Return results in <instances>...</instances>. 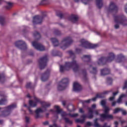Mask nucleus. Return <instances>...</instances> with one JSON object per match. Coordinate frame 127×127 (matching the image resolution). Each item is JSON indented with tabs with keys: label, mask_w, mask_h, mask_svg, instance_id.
<instances>
[{
	"label": "nucleus",
	"mask_w": 127,
	"mask_h": 127,
	"mask_svg": "<svg viewBox=\"0 0 127 127\" xmlns=\"http://www.w3.org/2000/svg\"><path fill=\"white\" fill-rule=\"evenodd\" d=\"M96 108V104H93L92 106H91V110L92 109H95Z\"/></svg>",
	"instance_id": "obj_55"
},
{
	"label": "nucleus",
	"mask_w": 127,
	"mask_h": 127,
	"mask_svg": "<svg viewBox=\"0 0 127 127\" xmlns=\"http://www.w3.org/2000/svg\"><path fill=\"white\" fill-rule=\"evenodd\" d=\"M125 60V56L123 55V54H120L117 56V59L116 60V62L118 63H121L123 62Z\"/></svg>",
	"instance_id": "obj_25"
},
{
	"label": "nucleus",
	"mask_w": 127,
	"mask_h": 127,
	"mask_svg": "<svg viewBox=\"0 0 127 127\" xmlns=\"http://www.w3.org/2000/svg\"><path fill=\"white\" fill-rule=\"evenodd\" d=\"M69 84V79L68 78H64L61 81L59 82V85L58 86V91H63L65 90L68 84Z\"/></svg>",
	"instance_id": "obj_10"
},
{
	"label": "nucleus",
	"mask_w": 127,
	"mask_h": 127,
	"mask_svg": "<svg viewBox=\"0 0 127 127\" xmlns=\"http://www.w3.org/2000/svg\"><path fill=\"white\" fill-rule=\"evenodd\" d=\"M27 98H31V97L30 96V95H29V94H28L27 95Z\"/></svg>",
	"instance_id": "obj_61"
},
{
	"label": "nucleus",
	"mask_w": 127,
	"mask_h": 127,
	"mask_svg": "<svg viewBox=\"0 0 127 127\" xmlns=\"http://www.w3.org/2000/svg\"><path fill=\"white\" fill-rule=\"evenodd\" d=\"M79 113H80V114H84L85 111L83 110V108H80L79 110Z\"/></svg>",
	"instance_id": "obj_48"
},
{
	"label": "nucleus",
	"mask_w": 127,
	"mask_h": 127,
	"mask_svg": "<svg viewBox=\"0 0 127 127\" xmlns=\"http://www.w3.org/2000/svg\"><path fill=\"white\" fill-rule=\"evenodd\" d=\"M50 75V69H48L46 71L42 74L41 80L43 82H45L48 80Z\"/></svg>",
	"instance_id": "obj_19"
},
{
	"label": "nucleus",
	"mask_w": 127,
	"mask_h": 127,
	"mask_svg": "<svg viewBox=\"0 0 127 127\" xmlns=\"http://www.w3.org/2000/svg\"><path fill=\"white\" fill-rule=\"evenodd\" d=\"M98 121H99V119L96 118L94 120V125L92 124L90 122H87L86 123V127H111V126H108V123H104L103 127H101V125L98 123Z\"/></svg>",
	"instance_id": "obj_14"
},
{
	"label": "nucleus",
	"mask_w": 127,
	"mask_h": 127,
	"mask_svg": "<svg viewBox=\"0 0 127 127\" xmlns=\"http://www.w3.org/2000/svg\"><path fill=\"white\" fill-rule=\"evenodd\" d=\"M3 2V0H0V5L1 4V3H2Z\"/></svg>",
	"instance_id": "obj_62"
},
{
	"label": "nucleus",
	"mask_w": 127,
	"mask_h": 127,
	"mask_svg": "<svg viewBox=\"0 0 127 127\" xmlns=\"http://www.w3.org/2000/svg\"><path fill=\"white\" fill-rule=\"evenodd\" d=\"M114 100H115V96H112L109 98V100L110 101H114Z\"/></svg>",
	"instance_id": "obj_52"
},
{
	"label": "nucleus",
	"mask_w": 127,
	"mask_h": 127,
	"mask_svg": "<svg viewBox=\"0 0 127 127\" xmlns=\"http://www.w3.org/2000/svg\"><path fill=\"white\" fill-rule=\"evenodd\" d=\"M0 96L3 98L0 100V105L2 106L3 105H6L7 103V100L6 99V95H5L4 94H0Z\"/></svg>",
	"instance_id": "obj_21"
},
{
	"label": "nucleus",
	"mask_w": 127,
	"mask_h": 127,
	"mask_svg": "<svg viewBox=\"0 0 127 127\" xmlns=\"http://www.w3.org/2000/svg\"><path fill=\"white\" fill-rule=\"evenodd\" d=\"M90 72L91 74L96 75L98 73V69H97V67H93L92 70H90Z\"/></svg>",
	"instance_id": "obj_34"
},
{
	"label": "nucleus",
	"mask_w": 127,
	"mask_h": 127,
	"mask_svg": "<svg viewBox=\"0 0 127 127\" xmlns=\"http://www.w3.org/2000/svg\"><path fill=\"white\" fill-rule=\"evenodd\" d=\"M81 72L83 75V79L85 81H88V77H87V70H86V69H82Z\"/></svg>",
	"instance_id": "obj_32"
},
{
	"label": "nucleus",
	"mask_w": 127,
	"mask_h": 127,
	"mask_svg": "<svg viewBox=\"0 0 127 127\" xmlns=\"http://www.w3.org/2000/svg\"><path fill=\"white\" fill-rule=\"evenodd\" d=\"M100 105L104 108V114H100L101 122H105V120H113L114 116L109 114L110 112V108L107 106V101L105 100H102L101 101Z\"/></svg>",
	"instance_id": "obj_3"
},
{
	"label": "nucleus",
	"mask_w": 127,
	"mask_h": 127,
	"mask_svg": "<svg viewBox=\"0 0 127 127\" xmlns=\"http://www.w3.org/2000/svg\"><path fill=\"white\" fill-rule=\"evenodd\" d=\"M107 83L108 85H112L113 84V78L111 77H107Z\"/></svg>",
	"instance_id": "obj_38"
},
{
	"label": "nucleus",
	"mask_w": 127,
	"mask_h": 127,
	"mask_svg": "<svg viewBox=\"0 0 127 127\" xmlns=\"http://www.w3.org/2000/svg\"><path fill=\"white\" fill-rule=\"evenodd\" d=\"M119 8L116 3L113 1L110 2L109 6L107 9L108 12H118Z\"/></svg>",
	"instance_id": "obj_17"
},
{
	"label": "nucleus",
	"mask_w": 127,
	"mask_h": 127,
	"mask_svg": "<svg viewBox=\"0 0 127 127\" xmlns=\"http://www.w3.org/2000/svg\"><path fill=\"white\" fill-rule=\"evenodd\" d=\"M127 97V94H121L118 99L117 100V103H118V104H120L123 102V98H126Z\"/></svg>",
	"instance_id": "obj_30"
},
{
	"label": "nucleus",
	"mask_w": 127,
	"mask_h": 127,
	"mask_svg": "<svg viewBox=\"0 0 127 127\" xmlns=\"http://www.w3.org/2000/svg\"><path fill=\"white\" fill-rule=\"evenodd\" d=\"M53 126L54 127H61V126H57V124H56V123H54L53 124Z\"/></svg>",
	"instance_id": "obj_57"
},
{
	"label": "nucleus",
	"mask_w": 127,
	"mask_h": 127,
	"mask_svg": "<svg viewBox=\"0 0 127 127\" xmlns=\"http://www.w3.org/2000/svg\"><path fill=\"white\" fill-rule=\"evenodd\" d=\"M73 90L74 92H80L82 90V86L77 82H74L73 85Z\"/></svg>",
	"instance_id": "obj_20"
},
{
	"label": "nucleus",
	"mask_w": 127,
	"mask_h": 127,
	"mask_svg": "<svg viewBox=\"0 0 127 127\" xmlns=\"http://www.w3.org/2000/svg\"><path fill=\"white\" fill-rule=\"evenodd\" d=\"M114 21L116 24L115 25L114 27L116 29H118L120 27L119 24H122V25L125 26L127 25V18L126 16L124 15H114Z\"/></svg>",
	"instance_id": "obj_4"
},
{
	"label": "nucleus",
	"mask_w": 127,
	"mask_h": 127,
	"mask_svg": "<svg viewBox=\"0 0 127 127\" xmlns=\"http://www.w3.org/2000/svg\"><path fill=\"white\" fill-rule=\"evenodd\" d=\"M62 104L64 106H66V101H63Z\"/></svg>",
	"instance_id": "obj_56"
},
{
	"label": "nucleus",
	"mask_w": 127,
	"mask_h": 127,
	"mask_svg": "<svg viewBox=\"0 0 127 127\" xmlns=\"http://www.w3.org/2000/svg\"><path fill=\"white\" fill-rule=\"evenodd\" d=\"M54 33L55 35H61V32L57 29L55 30Z\"/></svg>",
	"instance_id": "obj_41"
},
{
	"label": "nucleus",
	"mask_w": 127,
	"mask_h": 127,
	"mask_svg": "<svg viewBox=\"0 0 127 127\" xmlns=\"http://www.w3.org/2000/svg\"><path fill=\"white\" fill-rule=\"evenodd\" d=\"M68 19L71 21V22H75L78 21V19H79V17L77 15L72 14L71 16L68 17Z\"/></svg>",
	"instance_id": "obj_22"
},
{
	"label": "nucleus",
	"mask_w": 127,
	"mask_h": 127,
	"mask_svg": "<svg viewBox=\"0 0 127 127\" xmlns=\"http://www.w3.org/2000/svg\"><path fill=\"white\" fill-rule=\"evenodd\" d=\"M4 23H5V18L4 17L2 16H0V24L2 26H3L4 25Z\"/></svg>",
	"instance_id": "obj_33"
},
{
	"label": "nucleus",
	"mask_w": 127,
	"mask_h": 127,
	"mask_svg": "<svg viewBox=\"0 0 127 127\" xmlns=\"http://www.w3.org/2000/svg\"><path fill=\"white\" fill-rule=\"evenodd\" d=\"M55 117H56L57 120L58 119V118H59V117H58V115H56Z\"/></svg>",
	"instance_id": "obj_64"
},
{
	"label": "nucleus",
	"mask_w": 127,
	"mask_h": 127,
	"mask_svg": "<svg viewBox=\"0 0 127 127\" xmlns=\"http://www.w3.org/2000/svg\"><path fill=\"white\" fill-rule=\"evenodd\" d=\"M119 92H113V97H115V96H116V95H118Z\"/></svg>",
	"instance_id": "obj_54"
},
{
	"label": "nucleus",
	"mask_w": 127,
	"mask_h": 127,
	"mask_svg": "<svg viewBox=\"0 0 127 127\" xmlns=\"http://www.w3.org/2000/svg\"><path fill=\"white\" fill-rule=\"evenodd\" d=\"M67 53L70 57H73V60L70 62H65L64 66L60 65V71L61 73H64V71H69L71 68H73V72H79L80 70V65L77 64V62L74 60L76 58L75 54L72 51H68Z\"/></svg>",
	"instance_id": "obj_1"
},
{
	"label": "nucleus",
	"mask_w": 127,
	"mask_h": 127,
	"mask_svg": "<svg viewBox=\"0 0 127 127\" xmlns=\"http://www.w3.org/2000/svg\"><path fill=\"white\" fill-rule=\"evenodd\" d=\"M92 57L91 55H84L81 58L84 62L91 63Z\"/></svg>",
	"instance_id": "obj_24"
},
{
	"label": "nucleus",
	"mask_w": 127,
	"mask_h": 127,
	"mask_svg": "<svg viewBox=\"0 0 127 127\" xmlns=\"http://www.w3.org/2000/svg\"><path fill=\"white\" fill-rule=\"evenodd\" d=\"M40 4L41 5H44L45 4H48V0H42L40 2Z\"/></svg>",
	"instance_id": "obj_39"
},
{
	"label": "nucleus",
	"mask_w": 127,
	"mask_h": 127,
	"mask_svg": "<svg viewBox=\"0 0 127 127\" xmlns=\"http://www.w3.org/2000/svg\"><path fill=\"white\" fill-rule=\"evenodd\" d=\"M2 124H3V120H0V125H2Z\"/></svg>",
	"instance_id": "obj_58"
},
{
	"label": "nucleus",
	"mask_w": 127,
	"mask_h": 127,
	"mask_svg": "<svg viewBox=\"0 0 127 127\" xmlns=\"http://www.w3.org/2000/svg\"><path fill=\"white\" fill-rule=\"evenodd\" d=\"M7 4L8 6H5V8H6V9H10V8L12 7V3L8 2H7Z\"/></svg>",
	"instance_id": "obj_36"
},
{
	"label": "nucleus",
	"mask_w": 127,
	"mask_h": 127,
	"mask_svg": "<svg viewBox=\"0 0 127 127\" xmlns=\"http://www.w3.org/2000/svg\"><path fill=\"white\" fill-rule=\"evenodd\" d=\"M15 108H16V104H11L7 107L4 108V110L1 112V114L0 115V118H5V117L9 116V115H10L12 109Z\"/></svg>",
	"instance_id": "obj_9"
},
{
	"label": "nucleus",
	"mask_w": 127,
	"mask_h": 127,
	"mask_svg": "<svg viewBox=\"0 0 127 127\" xmlns=\"http://www.w3.org/2000/svg\"><path fill=\"white\" fill-rule=\"evenodd\" d=\"M34 54L33 53H31L29 54V55H30V56H33Z\"/></svg>",
	"instance_id": "obj_60"
},
{
	"label": "nucleus",
	"mask_w": 127,
	"mask_h": 127,
	"mask_svg": "<svg viewBox=\"0 0 127 127\" xmlns=\"http://www.w3.org/2000/svg\"><path fill=\"white\" fill-rule=\"evenodd\" d=\"M111 92H112V91H104L103 93H97L96 95V96L95 97L91 99H88L87 100H83L82 101V103L90 104L91 101H93V102H95V101H96V100H97V99L98 98L103 99L105 98V95L107 94H109V93H111Z\"/></svg>",
	"instance_id": "obj_7"
},
{
	"label": "nucleus",
	"mask_w": 127,
	"mask_h": 127,
	"mask_svg": "<svg viewBox=\"0 0 127 127\" xmlns=\"http://www.w3.org/2000/svg\"><path fill=\"white\" fill-rule=\"evenodd\" d=\"M24 107H27V109L31 115H33V114H34V112L33 111L31 110V109H30V107H29V106L27 107V105L26 104L24 105Z\"/></svg>",
	"instance_id": "obj_40"
},
{
	"label": "nucleus",
	"mask_w": 127,
	"mask_h": 127,
	"mask_svg": "<svg viewBox=\"0 0 127 127\" xmlns=\"http://www.w3.org/2000/svg\"><path fill=\"white\" fill-rule=\"evenodd\" d=\"M49 116V113L46 114V118H48V116Z\"/></svg>",
	"instance_id": "obj_63"
},
{
	"label": "nucleus",
	"mask_w": 127,
	"mask_h": 127,
	"mask_svg": "<svg viewBox=\"0 0 127 127\" xmlns=\"http://www.w3.org/2000/svg\"><path fill=\"white\" fill-rule=\"evenodd\" d=\"M33 36L36 39V40H39L41 37V35H40V33L37 31H35L33 33Z\"/></svg>",
	"instance_id": "obj_29"
},
{
	"label": "nucleus",
	"mask_w": 127,
	"mask_h": 127,
	"mask_svg": "<svg viewBox=\"0 0 127 127\" xmlns=\"http://www.w3.org/2000/svg\"><path fill=\"white\" fill-rule=\"evenodd\" d=\"M15 46L19 49L21 50H25L27 48V45L25 42L23 41L19 40L15 43Z\"/></svg>",
	"instance_id": "obj_16"
},
{
	"label": "nucleus",
	"mask_w": 127,
	"mask_h": 127,
	"mask_svg": "<svg viewBox=\"0 0 127 127\" xmlns=\"http://www.w3.org/2000/svg\"><path fill=\"white\" fill-rule=\"evenodd\" d=\"M26 88H27V89H31V83H27L26 85Z\"/></svg>",
	"instance_id": "obj_44"
},
{
	"label": "nucleus",
	"mask_w": 127,
	"mask_h": 127,
	"mask_svg": "<svg viewBox=\"0 0 127 127\" xmlns=\"http://www.w3.org/2000/svg\"><path fill=\"white\" fill-rule=\"evenodd\" d=\"M43 124L44 126H47L48 125H49V123L48 122V121H45Z\"/></svg>",
	"instance_id": "obj_51"
},
{
	"label": "nucleus",
	"mask_w": 127,
	"mask_h": 127,
	"mask_svg": "<svg viewBox=\"0 0 127 127\" xmlns=\"http://www.w3.org/2000/svg\"><path fill=\"white\" fill-rule=\"evenodd\" d=\"M25 121L26 123H29V118H28L27 116L25 117Z\"/></svg>",
	"instance_id": "obj_49"
},
{
	"label": "nucleus",
	"mask_w": 127,
	"mask_h": 127,
	"mask_svg": "<svg viewBox=\"0 0 127 127\" xmlns=\"http://www.w3.org/2000/svg\"><path fill=\"white\" fill-rule=\"evenodd\" d=\"M123 111V109L117 108L113 111V114H118V113H120V112H122Z\"/></svg>",
	"instance_id": "obj_37"
},
{
	"label": "nucleus",
	"mask_w": 127,
	"mask_h": 127,
	"mask_svg": "<svg viewBox=\"0 0 127 127\" xmlns=\"http://www.w3.org/2000/svg\"><path fill=\"white\" fill-rule=\"evenodd\" d=\"M116 105H117V102L114 101L112 103V107H115V106H116Z\"/></svg>",
	"instance_id": "obj_50"
},
{
	"label": "nucleus",
	"mask_w": 127,
	"mask_h": 127,
	"mask_svg": "<svg viewBox=\"0 0 127 127\" xmlns=\"http://www.w3.org/2000/svg\"><path fill=\"white\" fill-rule=\"evenodd\" d=\"M96 6L100 9V8H102L103 7V5H104V3H103V0H96Z\"/></svg>",
	"instance_id": "obj_26"
},
{
	"label": "nucleus",
	"mask_w": 127,
	"mask_h": 127,
	"mask_svg": "<svg viewBox=\"0 0 127 127\" xmlns=\"http://www.w3.org/2000/svg\"><path fill=\"white\" fill-rule=\"evenodd\" d=\"M47 62H48V56L45 55L40 58L39 64L40 70H43L47 66Z\"/></svg>",
	"instance_id": "obj_12"
},
{
	"label": "nucleus",
	"mask_w": 127,
	"mask_h": 127,
	"mask_svg": "<svg viewBox=\"0 0 127 127\" xmlns=\"http://www.w3.org/2000/svg\"><path fill=\"white\" fill-rule=\"evenodd\" d=\"M100 112H101V110H96L94 111V113L96 116H99L100 115Z\"/></svg>",
	"instance_id": "obj_42"
},
{
	"label": "nucleus",
	"mask_w": 127,
	"mask_h": 127,
	"mask_svg": "<svg viewBox=\"0 0 127 127\" xmlns=\"http://www.w3.org/2000/svg\"><path fill=\"white\" fill-rule=\"evenodd\" d=\"M75 123H80V124H83L84 123V120H82V119H77L75 120Z\"/></svg>",
	"instance_id": "obj_43"
},
{
	"label": "nucleus",
	"mask_w": 127,
	"mask_h": 127,
	"mask_svg": "<svg viewBox=\"0 0 127 127\" xmlns=\"http://www.w3.org/2000/svg\"><path fill=\"white\" fill-rule=\"evenodd\" d=\"M34 99L35 102L32 100H30L29 102V106L32 108H35V107L37 106V103L41 104L42 108H44V109L49 108V107H50L51 106L50 103L41 101L39 98H37L36 97H34Z\"/></svg>",
	"instance_id": "obj_6"
},
{
	"label": "nucleus",
	"mask_w": 127,
	"mask_h": 127,
	"mask_svg": "<svg viewBox=\"0 0 127 127\" xmlns=\"http://www.w3.org/2000/svg\"><path fill=\"white\" fill-rule=\"evenodd\" d=\"M32 45L35 48V49H37V50H38L39 51H44V50H45V47H44L42 44L37 43V42L35 41L32 42Z\"/></svg>",
	"instance_id": "obj_18"
},
{
	"label": "nucleus",
	"mask_w": 127,
	"mask_h": 127,
	"mask_svg": "<svg viewBox=\"0 0 127 127\" xmlns=\"http://www.w3.org/2000/svg\"><path fill=\"white\" fill-rule=\"evenodd\" d=\"M115 54L113 53H109L108 57H102L99 59L97 64L98 65H106L107 63L112 62L115 59Z\"/></svg>",
	"instance_id": "obj_5"
},
{
	"label": "nucleus",
	"mask_w": 127,
	"mask_h": 127,
	"mask_svg": "<svg viewBox=\"0 0 127 127\" xmlns=\"http://www.w3.org/2000/svg\"><path fill=\"white\" fill-rule=\"evenodd\" d=\"M75 51H76V53H77L78 54H80V53H81V52H82V49H76Z\"/></svg>",
	"instance_id": "obj_46"
},
{
	"label": "nucleus",
	"mask_w": 127,
	"mask_h": 127,
	"mask_svg": "<svg viewBox=\"0 0 127 127\" xmlns=\"http://www.w3.org/2000/svg\"><path fill=\"white\" fill-rule=\"evenodd\" d=\"M93 118H94V111L91 108H88V115L87 116L85 114L80 116V119H82V120H84V123H85L86 119L91 120Z\"/></svg>",
	"instance_id": "obj_15"
},
{
	"label": "nucleus",
	"mask_w": 127,
	"mask_h": 127,
	"mask_svg": "<svg viewBox=\"0 0 127 127\" xmlns=\"http://www.w3.org/2000/svg\"><path fill=\"white\" fill-rule=\"evenodd\" d=\"M80 42L81 44L79 46H82V47H84L86 49H94L99 46V45L91 44L84 39H81Z\"/></svg>",
	"instance_id": "obj_8"
},
{
	"label": "nucleus",
	"mask_w": 127,
	"mask_h": 127,
	"mask_svg": "<svg viewBox=\"0 0 127 127\" xmlns=\"http://www.w3.org/2000/svg\"><path fill=\"white\" fill-rule=\"evenodd\" d=\"M121 112H122V115H123V116L127 115V111H126V110H124L122 109V111H121Z\"/></svg>",
	"instance_id": "obj_47"
},
{
	"label": "nucleus",
	"mask_w": 127,
	"mask_h": 127,
	"mask_svg": "<svg viewBox=\"0 0 127 127\" xmlns=\"http://www.w3.org/2000/svg\"><path fill=\"white\" fill-rule=\"evenodd\" d=\"M36 115V119H39L40 118V114L39 113H43V110L41 108H38L35 112Z\"/></svg>",
	"instance_id": "obj_27"
},
{
	"label": "nucleus",
	"mask_w": 127,
	"mask_h": 127,
	"mask_svg": "<svg viewBox=\"0 0 127 127\" xmlns=\"http://www.w3.org/2000/svg\"><path fill=\"white\" fill-rule=\"evenodd\" d=\"M55 109H57L55 111V112L57 113V115L59 114H61L62 117L65 121V123L66 124H68L69 125H72L73 121L68 119V118H66L67 116H69L71 118H77L79 114L78 113H75L73 114H71V113L67 114L66 112L63 111V109H60V107L57 105L54 106Z\"/></svg>",
	"instance_id": "obj_2"
},
{
	"label": "nucleus",
	"mask_w": 127,
	"mask_h": 127,
	"mask_svg": "<svg viewBox=\"0 0 127 127\" xmlns=\"http://www.w3.org/2000/svg\"><path fill=\"white\" fill-rule=\"evenodd\" d=\"M126 123V121H121V125H123Z\"/></svg>",
	"instance_id": "obj_59"
},
{
	"label": "nucleus",
	"mask_w": 127,
	"mask_h": 127,
	"mask_svg": "<svg viewBox=\"0 0 127 127\" xmlns=\"http://www.w3.org/2000/svg\"><path fill=\"white\" fill-rule=\"evenodd\" d=\"M123 90L127 89V80L125 81V83H124V86H123Z\"/></svg>",
	"instance_id": "obj_45"
},
{
	"label": "nucleus",
	"mask_w": 127,
	"mask_h": 127,
	"mask_svg": "<svg viewBox=\"0 0 127 127\" xmlns=\"http://www.w3.org/2000/svg\"><path fill=\"white\" fill-rule=\"evenodd\" d=\"M56 15L60 18H63L64 17V14H63V13L60 11H57Z\"/></svg>",
	"instance_id": "obj_35"
},
{
	"label": "nucleus",
	"mask_w": 127,
	"mask_h": 127,
	"mask_svg": "<svg viewBox=\"0 0 127 127\" xmlns=\"http://www.w3.org/2000/svg\"><path fill=\"white\" fill-rule=\"evenodd\" d=\"M54 47H57V46H58L59 45V41H58V40H57V39L55 38H52L51 39Z\"/></svg>",
	"instance_id": "obj_28"
},
{
	"label": "nucleus",
	"mask_w": 127,
	"mask_h": 127,
	"mask_svg": "<svg viewBox=\"0 0 127 127\" xmlns=\"http://www.w3.org/2000/svg\"><path fill=\"white\" fill-rule=\"evenodd\" d=\"M111 73V70L109 68H103L101 70V76H106V75H109Z\"/></svg>",
	"instance_id": "obj_23"
},
{
	"label": "nucleus",
	"mask_w": 127,
	"mask_h": 127,
	"mask_svg": "<svg viewBox=\"0 0 127 127\" xmlns=\"http://www.w3.org/2000/svg\"><path fill=\"white\" fill-rule=\"evenodd\" d=\"M114 124L115 125V127H118V126H119V122H118V121H115Z\"/></svg>",
	"instance_id": "obj_53"
},
{
	"label": "nucleus",
	"mask_w": 127,
	"mask_h": 127,
	"mask_svg": "<svg viewBox=\"0 0 127 127\" xmlns=\"http://www.w3.org/2000/svg\"><path fill=\"white\" fill-rule=\"evenodd\" d=\"M46 15V12H43L42 16L37 15L34 16L33 20V23L34 25H35V24H40L41 23H42V21H43V19Z\"/></svg>",
	"instance_id": "obj_11"
},
{
	"label": "nucleus",
	"mask_w": 127,
	"mask_h": 127,
	"mask_svg": "<svg viewBox=\"0 0 127 127\" xmlns=\"http://www.w3.org/2000/svg\"><path fill=\"white\" fill-rule=\"evenodd\" d=\"M67 111L69 112L70 113L72 112L75 111V107H74V105L72 104H70L67 106Z\"/></svg>",
	"instance_id": "obj_31"
},
{
	"label": "nucleus",
	"mask_w": 127,
	"mask_h": 127,
	"mask_svg": "<svg viewBox=\"0 0 127 127\" xmlns=\"http://www.w3.org/2000/svg\"><path fill=\"white\" fill-rule=\"evenodd\" d=\"M62 43H64V44L61 47V48L62 49H66V48L69 47L73 43V40H72L71 37H67L62 40Z\"/></svg>",
	"instance_id": "obj_13"
}]
</instances>
